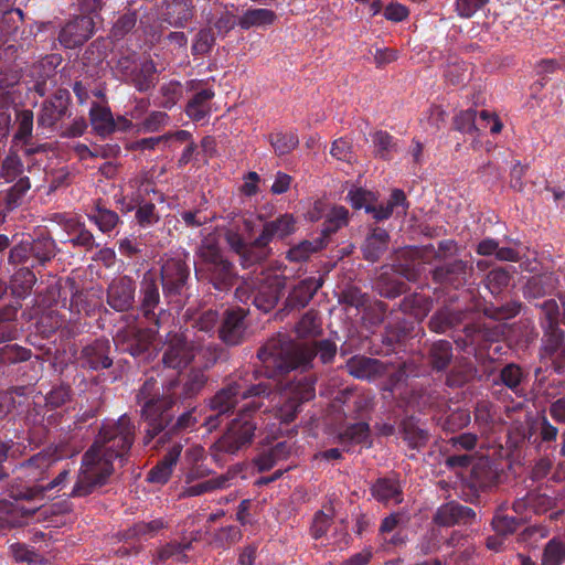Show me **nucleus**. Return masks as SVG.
<instances>
[{"mask_svg": "<svg viewBox=\"0 0 565 565\" xmlns=\"http://www.w3.org/2000/svg\"><path fill=\"white\" fill-rule=\"evenodd\" d=\"M136 427L124 414L103 423L94 444L83 456L81 471L71 497H86L104 486L114 471L113 460H122L135 441Z\"/></svg>", "mask_w": 565, "mask_h": 565, "instance_id": "1", "label": "nucleus"}, {"mask_svg": "<svg viewBox=\"0 0 565 565\" xmlns=\"http://www.w3.org/2000/svg\"><path fill=\"white\" fill-rule=\"evenodd\" d=\"M337 353V345L331 340L296 342L286 335L270 338L257 351L264 375L275 379L300 370L301 374L312 366L318 355L323 364L330 363Z\"/></svg>", "mask_w": 565, "mask_h": 565, "instance_id": "2", "label": "nucleus"}, {"mask_svg": "<svg viewBox=\"0 0 565 565\" xmlns=\"http://www.w3.org/2000/svg\"><path fill=\"white\" fill-rule=\"evenodd\" d=\"M254 228L252 220L235 215L224 228V238L232 252L239 256L243 267H249L265 260L274 238H285L296 230V221L291 214H282L264 224L262 233L250 241Z\"/></svg>", "mask_w": 565, "mask_h": 565, "instance_id": "3", "label": "nucleus"}, {"mask_svg": "<svg viewBox=\"0 0 565 565\" xmlns=\"http://www.w3.org/2000/svg\"><path fill=\"white\" fill-rule=\"evenodd\" d=\"M262 374L260 370H242L227 377L225 385L209 401L210 408L215 412V415L207 417L205 422L210 430L220 425L221 416L233 414L241 399L271 394L273 387L268 382L255 383Z\"/></svg>", "mask_w": 565, "mask_h": 565, "instance_id": "4", "label": "nucleus"}, {"mask_svg": "<svg viewBox=\"0 0 565 565\" xmlns=\"http://www.w3.org/2000/svg\"><path fill=\"white\" fill-rule=\"evenodd\" d=\"M259 404L254 402L245 405L234 418L224 434L210 447V455L217 463L224 461V455H236L242 449L249 447L253 443L256 423L247 417V413L255 412Z\"/></svg>", "mask_w": 565, "mask_h": 565, "instance_id": "5", "label": "nucleus"}, {"mask_svg": "<svg viewBox=\"0 0 565 565\" xmlns=\"http://www.w3.org/2000/svg\"><path fill=\"white\" fill-rule=\"evenodd\" d=\"M198 256L201 264L196 275L206 279L216 290L227 291L236 284L238 275L235 266L223 255L215 242L211 239L202 242Z\"/></svg>", "mask_w": 565, "mask_h": 565, "instance_id": "6", "label": "nucleus"}, {"mask_svg": "<svg viewBox=\"0 0 565 565\" xmlns=\"http://www.w3.org/2000/svg\"><path fill=\"white\" fill-rule=\"evenodd\" d=\"M286 397L284 404L277 409L276 416L286 424L294 422L303 402L315 397V379L311 375L300 374L281 384Z\"/></svg>", "mask_w": 565, "mask_h": 565, "instance_id": "7", "label": "nucleus"}, {"mask_svg": "<svg viewBox=\"0 0 565 565\" xmlns=\"http://www.w3.org/2000/svg\"><path fill=\"white\" fill-rule=\"evenodd\" d=\"M190 271L186 262L180 257L166 259L160 268L163 295L179 307L184 305Z\"/></svg>", "mask_w": 565, "mask_h": 565, "instance_id": "8", "label": "nucleus"}, {"mask_svg": "<svg viewBox=\"0 0 565 565\" xmlns=\"http://www.w3.org/2000/svg\"><path fill=\"white\" fill-rule=\"evenodd\" d=\"M207 375L201 369H191L183 374L167 380L162 385L161 396L175 405L177 402H184L196 397L207 383Z\"/></svg>", "mask_w": 565, "mask_h": 565, "instance_id": "9", "label": "nucleus"}, {"mask_svg": "<svg viewBox=\"0 0 565 565\" xmlns=\"http://www.w3.org/2000/svg\"><path fill=\"white\" fill-rule=\"evenodd\" d=\"M172 407L171 402H168L162 396L159 402L150 404L149 402H146L142 405L140 416L147 425L146 433L142 438L143 446L150 445L154 437L160 434L164 435V431L168 430L173 419V415L171 414Z\"/></svg>", "mask_w": 565, "mask_h": 565, "instance_id": "10", "label": "nucleus"}, {"mask_svg": "<svg viewBox=\"0 0 565 565\" xmlns=\"http://www.w3.org/2000/svg\"><path fill=\"white\" fill-rule=\"evenodd\" d=\"M157 332V329L139 328L135 323H128L117 331L114 343L118 350L139 358L148 353Z\"/></svg>", "mask_w": 565, "mask_h": 565, "instance_id": "11", "label": "nucleus"}, {"mask_svg": "<svg viewBox=\"0 0 565 565\" xmlns=\"http://www.w3.org/2000/svg\"><path fill=\"white\" fill-rule=\"evenodd\" d=\"M61 459L56 450L46 448L19 463L14 472L25 483H40L49 477V471Z\"/></svg>", "mask_w": 565, "mask_h": 565, "instance_id": "12", "label": "nucleus"}, {"mask_svg": "<svg viewBox=\"0 0 565 565\" xmlns=\"http://www.w3.org/2000/svg\"><path fill=\"white\" fill-rule=\"evenodd\" d=\"M429 250L434 252L433 245L402 248L396 253V259L391 266L392 271L408 281H416L423 271V265L429 263L427 257Z\"/></svg>", "mask_w": 565, "mask_h": 565, "instance_id": "13", "label": "nucleus"}, {"mask_svg": "<svg viewBox=\"0 0 565 565\" xmlns=\"http://www.w3.org/2000/svg\"><path fill=\"white\" fill-rule=\"evenodd\" d=\"M162 363L170 369H181L194 359V347L186 338L177 332H169L162 348Z\"/></svg>", "mask_w": 565, "mask_h": 565, "instance_id": "14", "label": "nucleus"}, {"mask_svg": "<svg viewBox=\"0 0 565 565\" xmlns=\"http://www.w3.org/2000/svg\"><path fill=\"white\" fill-rule=\"evenodd\" d=\"M160 303V290L156 273L147 270L140 284V306L142 316L152 321L157 329L160 327L162 319L168 315L166 310L156 313V308Z\"/></svg>", "mask_w": 565, "mask_h": 565, "instance_id": "15", "label": "nucleus"}, {"mask_svg": "<svg viewBox=\"0 0 565 565\" xmlns=\"http://www.w3.org/2000/svg\"><path fill=\"white\" fill-rule=\"evenodd\" d=\"M285 287L284 276L266 275L257 278V285L253 291V303L263 312H269L277 305Z\"/></svg>", "mask_w": 565, "mask_h": 565, "instance_id": "16", "label": "nucleus"}, {"mask_svg": "<svg viewBox=\"0 0 565 565\" xmlns=\"http://www.w3.org/2000/svg\"><path fill=\"white\" fill-rule=\"evenodd\" d=\"M472 273L473 267L471 264L462 259H455L433 269L431 278L437 284L458 289L467 284Z\"/></svg>", "mask_w": 565, "mask_h": 565, "instance_id": "17", "label": "nucleus"}, {"mask_svg": "<svg viewBox=\"0 0 565 565\" xmlns=\"http://www.w3.org/2000/svg\"><path fill=\"white\" fill-rule=\"evenodd\" d=\"M246 310L243 308L227 309L218 328V338L226 345H238L246 337Z\"/></svg>", "mask_w": 565, "mask_h": 565, "instance_id": "18", "label": "nucleus"}, {"mask_svg": "<svg viewBox=\"0 0 565 565\" xmlns=\"http://www.w3.org/2000/svg\"><path fill=\"white\" fill-rule=\"evenodd\" d=\"M136 282L129 276L114 278L107 287V303L116 311L124 312L135 305Z\"/></svg>", "mask_w": 565, "mask_h": 565, "instance_id": "19", "label": "nucleus"}, {"mask_svg": "<svg viewBox=\"0 0 565 565\" xmlns=\"http://www.w3.org/2000/svg\"><path fill=\"white\" fill-rule=\"evenodd\" d=\"M70 93L67 89H57L54 95L44 100L38 116V125L53 127L65 116H68Z\"/></svg>", "mask_w": 565, "mask_h": 565, "instance_id": "20", "label": "nucleus"}, {"mask_svg": "<svg viewBox=\"0 0 565 565\" xmlns=\"http://www.w3.org/2000/svg\"><path fill=\"white\" fill-rule=\"evenodd\" d=\"M541 359L550 361L555 372L565 371V333L561 329L546 330L541 349Z\"/></svg>", "mask_w": 565, "mask_h": 565, "instance_id": "21", "label": "nucleus"}, {"mask_svg": "<svg viewBox=\"0 0 565 565\" xmlns=\"http://www.w3.org/2000/svg\"><path fill=\"white\" fill-rule=\"evenodd\" d=\"M477 519V513L469 507L457 501L440 505L433 516V522L439 526L469 525Z\"/></svg>", "mask_w": 565, "mask_h": 565, "instance_id": "22", "label": "nucleus"}, {"mask_svg": "<svg viewBox=\"0 0 565 565\" xmlns=\"http://www.w3.org/2000/svg\"><path fill=\"white\" fill-rule=\"evenodd\" d=\"M93 31V19L87 14H82L64 25L58 39L65 47L73 49L86 42L92 36Z\"/></svg>", "mask_w": 565, "mask_h": 565, "instance_id": "23", "label": "nucleus"}, {"mask_svg": "<svg viewBox=\"0 0 565 565\" xmlns=\"http://www.w3.org/2000/svg\"><path fill=\"white\" fill-rule=\"evenodd\" d=\"M245 469V463H235L223 475L185 488L182 491L181 497H196L214 490L226 489L234 484V481Z\"/></svg>", "mask_w": 565, "mask_h": 565, "instance_id": "24", "label": "nucleus"}, {"mask_svg": "<svg viewBox=\"0 0 565 565\" xmlns=\"http://www.w3.org/2000/svg\"><path fill=\"white\" fill-rule=\"evenodd\" d=\"M477 111L473 109L461 110L454 118V127L456 130L462 134L475 135L480 128H486V124H489L490 120L493 121V125L490 127V131L492 134H498L502 129V124L499 118L494 115H491L487 110H482L480 113V122L477 124Z\"/></svg>", "mask_w": 565, "mask_h": 565, "instance_id": "25", "label": "nucleus"}, {"mask_svg": "<svg viewBox=\"0 0 565 565\" xmlns=\"http://www.w3.org/2000/svg\"><path fill=\"white\" fill-rule=\"evenodd\" d=\"M345 370L355 379L373 381L382 377L386 373L387 367L377 359L354 355L347 361Z\"/></svg>", "mask_w": 565, "mask_h": 565, "instance_id": "26", "label": "nucleus"}, {"mask_svg": "<svg viewBox=\"0 0 565 565\" xmlns=\"http://www.w3.org/2000/svg\"><path fill=\"white\" fill-rule=\"evenodd\" d=\"M110 348V342L107 339H98L84 347L79 356L82 366L92 370L110 367L113 365V359L109 355Z\"/></svg>", "mask_w": 565, "mask_h": 565, "instance_id": "27", "label": "nucleus"}, {"mask_svg": "<svg viewBox=\"0 0 565 565\" xmlns=\"http://www.w3.org/2000/svg\"><path fill=\"white\" fill-rule=\"evenodd\" d=\"M466 317V310L454 309L445 306L433 313L428 321V328L435 333H446L448 330L461 324Z\"/></svg>", "mask_w": 565, "mask_h": 565, "instance_id": "28", "label": "nucleus"}, {"mask_svg": "<svg viewBox=\"0 0 565 565\" xmlns=\"http://www.w3.org/2000/svg\"><path fill=\"white\" fill-rule=\"evenodd\" d=\"M322 282L315 277L306 278L299 281L289 292L286 299V306L290 309L305 308L313 298Z\"/></svg>", "mask_w": 565, "mask_h": 565, "instance_id": "29", "label": "nucleus"}, {"mask_svg": "<svg viewBox=\"0 0 565 565\" xmlns=\"http://www.w3.org/2000/svg\"><path fill=\"white\" fill-rule=\"evenodd\" d=\"M527 373L516 363L505 364L499 372L494 384H501L519 397L525 396V382Z\"/></svg>", "mask_w": 565, "mask_h": 565, "instance_id": "30", "label": "nucleus"}, {"mask_svg": "<svg viewBox=\"0 0 565 565\" xmlns=\"http://www.w3.org/2000/svg\"><path fill=\"white\" fill-rule=\"evenodd\" d=\"M182 446L173 445L163 458L148 472L147 480L151 483H166L173 471L181 455Z\"/></svg>", "mask_w": 565, "mask_h": 565, "instance_id": "31", "label": "nucleus"}, {"mask_svg": "<svg viewBox=\"0 0 565 565\" xmlns=\"http://www.w3.org/2000/svg\"><path fill=\"white\" fill-rule=\"evenodd\" d=\"M470 477L476 487L486 489L497 483L499 472L488 457L480 456L472 462Z\"/></svg>", "mask_w": 565, "mask_h": 565, "instance_id": "32", "label": "nucleus"}, {"mask_svg": "<svg viewBox=\"0 0 565 565\" xmlns=\"http://www.w3.org/2000/svg\"><path fill=\"white\" fill-rule=\"evenodd\" d=\"M164 20L173 26H184L194 15L193 0H164Z\"/></svg>", "mask_w": 565, "mask_h": 565, "instance_id": "33", "label": "nucleus"}, {"mask_svg": "<svg viewBox=\"0 0 565 565\" xmlns=\"http://www.w3.org/2000/svg\"><path fill=\"white\" fill-rule=\"evenodd\" d=\"M388 242L390 235L386 230L382 227L373 228L362 246L364 259L371 263L377 262L387 250Z\"/></svg>", "mask_w": 565, "mask_h": 565, "instance_id": "34", "label": "nucleus"}, {"mask_svg": "<svg viewBox=\"0 0 565 565\" xmlns=\"http://www.w3.org/2000/svg\"><path fill=\"white\" fill-rule=\"evenodd\" d=\"M372 495L382 503L393 502L398 504L403 501V491L397 479L379 478L371 488Z\"/></svg>", "mask_w": 565, "mask_h": 565, "instance_id": "35", "label": "nucleus"}, {"mask_svg": "<svg viewBox=\"0 0 565 565\" xmlns=\"http://www.w3.org/2000/svg\"><path fill=\"white\" fill-rule=\"evenodd\" d=\"M454 359L452 344L447 340H437L428 349L427 360L433 371L447 370Z\"/></svg>", "mask_w": 565, "mask_h": 565, "instance_id": "36", "label": "nucleus"}, {"mask_svg": "<svg viewBox=\"0 0 565 565\" xmlns=\"http://www.w3.org/2000/svg\"><path fill=\"white\" fill-rule=\"evenodd\" d=\"M292 444L289 441H280L275 446L269 448L268 450L263 451L254 459V463L257 467L258 471H268L270 470L277 462L281 460H286L292 452Z\"/></svg>", "mask_w": 565, "mask_h": 565, "instance_id": "37", "label": "nucleus"}, {"mask_svg": "<svg viewBox=\"0 0 565 565\" xmlns=\"http://www.w3.org/2000/svg\"><path fill=\"white\" fill-rule=\"evenodd\" d=\"M558 279L552 273L531 277L525 285V296L529 298H542L551 295L557 288Z\"/></svg>", "mask_w": 565, "mask_h": 565, "instance_id": "38", "label": "nucleus"}, {"mask_svg": "<svg viewBox=\"0 0 565 565\" xmlns=\"http://www.w3.org/2000/svg\"><path fill=\"white\" fill-rule=\"evenodd\" d=\"M433 300L430 297L414 292L403 298L399 309L417 320H423L431 310Z\"/></svg>", "mask_w": 565, "mask_h": 565, "instance_id": "39", "label": "nucleus"}, {"mask_svg": "<svg viewBox=\"0 0 565 565\" xmlns=\"http://www.w3.org/2000/svg\"><path fill=\"white\" fill-rule=\"evenodd\" d=\"M276 20L277 14L270 9H248L237 19V25L243 30L267 28Z\"/></svg>", "mask_w": 565, "mask_h": 565, "instance_id": "40", "label": "nucleus"}, {"mask_svg": "<svg viewBox=\"0 0 565 565\" xmlns=\"http://www.w3.org/2000/svg\"><path fill=\"white\" fill-rule=\"evenodd\" d=\"M114 119L108 107L93 103L89 110V120L96 135L107 137L114 134Z\"/></svg>", "mask_w": 565, "mask_h": 565, "instance_id": "41", "label": "nucleus"}, {"mask_svg": "<svg viewBox=\"0 0 565 565\" xmlns=\"http://www.w3.org/2000/svg\"><path fill=\"white\" fill-rule=\"evenodd\" d=\"M477 369L473 364L462 358L456 362L451 370L447 373L445 384L452 388L462 387L476 376Z\"/></svg>", "mask_w": 565, "mask_h": 565, "instance_id": "42", "label": "nucleus"}, {"mask_svg": "<svg viewBox=\"0 0 565 565\" xmlns=\"http://www.w3.org/2000/svg\"><path fill=\"white\" fill-rule=\"evenodd\" d=\"M129 82L139 90L147 92L156 86L157 67L153 61L146 60L138 65Z\"/></svg>", "mask_w": 565, "mask_h": 565, "instance_id": "43", "label": "nucleus"}, {"mask_svg": "<svg viewBox=\"0 0 565 565\" xmlns=\"http://www.w3.org/2000/svg\"><path fill=\"white\" fill-rule=\"evenodd\" d=\"M214 97V92L212 89H202L194 94V96L188 102L185 111L188 116L199 121L203 119L211 110V100Z\"/></svg>", "mask_w": 565, "mask_h": 565, "instance_id": "44", "label": "nucleus"}, {"mask_svg": "<svg viewBox=\"0 0 565 565\" xmlns=\"http://www.w3.org/2000/svg\"><path fill=\"white\" fill-rule=\"evenodd\" d=\"M31 246L32 257L40 264L45 265L51 262L57 253L55 241L50 236H39L38 238L29 242Z\"/></svg>", "mask_w": 565, "mask_h": 565, "instance_id": "45", "label": "nucleus"}, {"mask_svg": "<svg viewBox=\"0 0 565 565\" xmlns=\"http://www.w3.org/2000/svg\"><path fill=\"white\" fill-rule=\"evenodd\" d=\"M473 416L481 435H489L495 423L493 404L489 401H479L475 406Z\"/></svg>", "mask_w": 565, "mask_h": 565, "instance_id": "46", "label": "nucleus"}, {"mask_svg": "<svg viewBox=\"0 0 565 565\" xmlns=\"http://www.w3.org/2000/svg\"><path fill=\"white\" fill-rule=\"evenodd\" d=\"M339 440L342 445L369 443V446H371L370 425L365 422L351 424L339 434Z\"/></svg>", "mask_w": 565, "mask_h": 565, "instance_id": "47", "label": "nucleus"}, {"mask_svg": "<svg viewBox=\"0 0 565 565\" xmlns=\"http://www.w3.org/2000/svg\"><path fill=\"white\" fill-rule=\"evenodd\" d=\"M375 290L385 298H396L405 291L406 285L393 277L388 271H383L374 284Z\"/></svg>", "mask_w": 565, "mask_h": 565, "instance_id": "48", "label": "nucleus"}, {"mask_svg": "<svg viewBox=\"0 0 565 565\" xmlns=\"http://www.w3.org/2000/svg\"><path fill=\"white\" fill-rule=\"evenodd\" d=\"M35 282V274L29 267L20 268L12 277V294L18 298H25Z\"/></svg>", "mask_w": 565, "mask_h": 565, "instance_id": "49", "label": "nucleus"}, {"mask_svg": "<svg viewBox=\"0 0 565 565\" xmlns=\"http://www.w3.org/2000/svg\"><path fill=\"white\" fill-rule=\"evenodd\" d=\"M402 431L408 446L414 449L425 447L429 439L428 431L418 427L412 418L402 422Z\"/></svg>", "mask_w": 565, "mask_h": 565, "instance_id": "50", "label": "nucleus"}, {"mask_svg": "<svg viewBox=\"0 0 565 565\" xmlns=\"http://www.w3.org/2000/svg\"><path fill=\"white\" fill-rule=\"evenodd\" d=\"M324 246L322 238H316L313 241H302L295 245L287 252V258L290 262L301 263L310 258L313 253L322 249Z\"/></svg>", "mask_w": 565, "mask_h": 565, "instance_id": "51", "label": "nucleus"}, {"mask_svg": "<svg viewBox=\"0 0 565 565\" xmlns=\"http://www.w3.org/2000/svg\"><path fill=\"white\" fill-rule=\"evenodd\" d=\"M295 331L299 338H316L321 334V320L313 310L307 311L296 324Z\"/></svg>", "mask_w": 565, "mask_h": 565, "instance_id": "52", "label": "nucleus"}, {"mask_svg": "<svg viewBox=\"0 0 565 565\" xmlns=\"http://www.w3.org/2000/svg\"><path fill=\"white\" fill-rule=\"evenodd\" d=\"M216 42L212 28H203L196 32L192 40L191 52L194 56H205L211 53Z\"/></svg>", "mask_w": 565, "mask_h": 565, "instance_id": "53", "label": "nucleus"}, {"mask_svg": "<svg viewBox=\"0 0 565 565\" xmlns=\"http://www.w3.org/2000/svg\"><path fill=\"white\" fill-rule=\"evenodd\" d=\"M65 227L70 233L77 231L76 236L70 241L73 246H81L87 250H90L97 246V244H95L94 235L84 226V224L77 222L74 218H70L66 222Z\"/></svg>", "mask_w": 565, "mask_h": 565, "instance_id": "54", "label": "nucleus"}, {"mask_svg": "<svg viewBox=\"0 0 565 565\" xmlns=\"http://www.w3.org/2000/svg\"><path fill=\"white\" fill-rule=\"evenodd\" d=\"M195 424L196 418L193 416L192 411L182 413L174 422L172 420L168 430L164 431V435H160L154 447L164 444L174 435L181 434L190 428H193Z\"/></svg>", "mask_w": 565, "mask_h": 565, "instance_id": "55", "label": "nucleus"}, {"mask_svg": "<svg viewBox=\"0 0 565 565\" xmlns=\"http://www.w3.org/2000/svg\"><path fill=\"white\" fill-rule=\"evenodd\" d=\"M334 515L335 511L332 503L324 504L322 509L315 514L311 525V534L315 539H320L327 533Z\"/></svg>", "mask_w": 565, "mask_h": 565, "instance_id": "56", "label": "nucleus"}, {"mask_svg": "<svg viewBox=\"0 0 565 565\" xmlns=\"http://www.w3.org/2000/svg\"><path fill=\"white\" fill-rule=\"evenodd\" d=\"M470 422V412L465 408H458L441 419L440 427L444 431L452 434L466 428Z\"/></svg>", "mask_w": 565, "mask_h": 565, "instance_id": "57", "label": "nucleus"}, {"mask_svg": "<svg viewBox=\"0 0 565 565\" xmlns=\"http://www.w3.org/2000/svg\"><path fill=\"white\" fill-rule=\"evenodd\" d=\"M269 142L277 156H285L295 150L299 138L295 132H275L269 136Z\"/></svg>", "mask_w": 565, "mask_h": 565, "instance_id": "58", "label": "nucleus"}, {"mask_svg": "<svg viewBox=\"0 0 565 565\" xmlns=\"http://www.w3.org/2000/svg\"><path fill=\"white\" fill-rule=\"evenodd\" d=\"M18 129L14 134V139L23 142V145H30L33 131V111L30 109H23L17 113Z\"/></svg>", "mask_w": 565, "mask_h": 565, "instance_id": "59", "label": "nucleus"}, {"mask_svg": "<svg viewBox=\"0 0 565 565\" xmlns=\"http://www.w3.org/2000/svg\"><path fill=\"white\" fill-rule=\"evenodd\" d=\"M89 218L98 226L103 233H108L114 230L119 223V216L116 212L96 206V213L90 215Z\"/></svg>", "mask_w": 565, "mask_h": 565, "instance_id": "60", "label": "nucleus"}, {"mask_svg": "<svg viewBox=\"0 0 565 565\" xmlns=\"http://www.w3.org/2000/svg\"><path fill=\"white\" fill-rule=\"evenodd\" d=\"M349 211L344 206H334L327 214L322 233L330 235L348 223Z\"/></svg>", "mask_w": 565, "mask_h": 565, "instance_id": "61", "label": "nucleus"}, {"mask_svg": "<svg viewBox=\"0 0 565 565\" xmlns=\"http://www.w3.org/2000/svg\"><path fill=\"white\" fill-rule=\"evenodd\" d=\"M46 493L44 484L33 483V486H25L22 488H14L13 486L10 489V495L14 500H25V501H34L44 499Z\"/></svg>", "mask_w": 565, "mask_h": 565, "instance_id": "62", "label": "nucleus"}, {"mask_svg": "<svg viewBox=\"0 0 565 565\" xmlns=\"http://www.w3.org/2000/svg\"><path fill=\"white\" fill-rule=\"evenodd\" d=\"M23 171V163L17 152L10 151L1 164V177L8 182L15 180Z\"/></svg>", "mask_w": 565, "mask_h": 565, "instance_id": "63", "label": "nucleus"}, {"mask_svg": "<svg viewBox=\"0 0 565 565\" xmlns=\"http://www.w3.org/2000/svg\"><path fill=\"white\" fill-rule=\"evenodd\" d=\"M563 561H565L564 544L551 540L544 547L542 565H561Z\"/></svg>", "mask_w": 565, "mask_h": 565, "instance_id": "64", "label": "nucleus"}]
</instances>
